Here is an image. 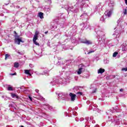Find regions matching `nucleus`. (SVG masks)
Listing matches in <instances>:
<instances>
[{"instance_id": "30", "label": "nucleus", "mask_w": 127, "mask_h": 127, "mask_svg": "<svg viewBox=\"0 0 127 127\" xmlns=\"http://www.w3.org/2000/svg\"><path fill=\"white\" fill-rule=\"evenodd\" d=\"M35 92H36V93H38V92H39V90H38V89H36V90H35Z\"/></svg>"}, {"instance_id": "35", "label": "nucleus", "mask_w": 127, "mask_h": 127, "mask_svg": "<svg viewBox=\"0 0 127 127\" xmlns=\"http://www.w3.org/2000/svg\"><path fill=\"white\" fill-rule=\"evenodd\" d=\"M17 53H18V54H19V55H21V53L20 52H17Z\"/></svg>"}, {"instance_id": "9", "label": "nucleus", "mask_w": 127, "mask_h": 127, "mask_svg": "<svg viewBox=\"0 0 127 127\" xmlns=\"http://www.w3.org/2000/svg\"><path fill=\"white\" fill-rule=\"evenodd\" d=\"M11 96L12 98H16V99H19V96H18V95L14 93H11Z\"/></svg>"}, {"instance_id": "42", "label": "nucleus", "mask_w": 127, "mask_h": 127, "mask_svg": "<svg viewBox=\"0 0 127 127\" xmlns=\"http://www.w3.org/2000/svg\"><path fill=\"white\" fill-rule=\"evenodd\" d=\"M83 15H81L80 16H83Z\"/></svg>"}, {"instance_id": "15", "label": "nucleus", "mask_w": 127, "mask_h": 127, "mask_svg": "<svg viewBox=\"0 0 127 127\" xmlns=\"http://www.w3.org/2000/svg\"><path fill=\"white\" fill-rule=\"evenodd\" d=\"M7 90L8 91H13V88L11 86H8Z\"/></svg>"}, {"instance_id": "31", "label": "nucleus", "mask_w": 127, "mask_h": 127, "mask_svg": "<svg viewBox=\"0 0 127 127\" xmlns=\"http://www.w3.org/2000/svg\"><path fill=\"white\" fill-rule=\"evenodd\" d=\"M11 75H12V76H14V75H16V73H12Z\"/></svg>"}, {"instance_id": "41", "label": "nucleus", "mask_w": 127, "mask_h": 127, "mask_svg": "<svg viewBox=\"0 0 127 127\" xmlns=\"http://www.w3.org/2000/svg\"><path fill=\"white\" fill-rule=\"evenodd\" d=\"M58 63H60V62H59V61H58Z\"/></svg>"}, {"instance_id": "16", "label": "nucleus", "mask_w": 127, "mask_h": 127, "mask_svg": "<svg viewBox=\"0 0 127 127\" xmlns=\"http://www.w3.org/2000/svg\"><path fill=\"white\" fill-rule=\"evenodd\" d=\"M64 63H67V64H71V63H72V61L70 60H66Z\"/></svg>"}, {"instance_id": "32", "label": "nucleus", "mask_w": 127, "mask_h": 127, "mask_svg": "<svg viewBox=\"0 0 127 127\" xmlns=\"http://www.w3.org/2000/svg\"><path fill=\"white\" fill-rule=\"evenodd\" d=\"M125 0V3H126V4H127V0Z\"/></svg>"}, {"instance_id": "22", "label": "nucleus", "mask_w": 127, "mask_h": 127, "mask_svg": "<svg viewBox=\"0 0 127 127\" xmlns=\"http://www.w3.org/2000/svg\"><path fill=\"white\" fill-rule=\"evenodd\" d=\"M122 71H125V72H127V67H124L122 69Z\"/></svg>"}, {"instance_id": "2", "label": "nucleus", "mask_w": 127, "mask_h": 127, "mask_svg": "<svg viewBox=\"0 0 127 127\" xmlns=\"http://www.w3.org/2000/svg\"><path fill=\"white\" fill-rule=\"evenodd\" d=\"M97 35H98V38H99V37H101L102 38L101 39V40H100L99 39V42H101V41H102V42L103 43H105V34L104 33V32H102L101 31H98L97 32Z\"/></svg>"}, {"instance_id": "20", "label": "nucleus", "mask_w": 127, "mask_h": 127, "mask_svg": "<svg viewBox=\"0 0 127 127\" xmlns=\"http://www.w3.org/2000/svg\"><path fill=\"white\" fill-rule=\"evenodd\" d=\"M105 16H103L100 19L101 21H105Z\"/></svg>"}, {"instance_id": "5", "label": "nucleus", "mask_w": 127, "mask_h": 127, "mask_svg": "<svg viewBox=\"0 0 127 127\" xmlns=\"http://www.w3.org/2000/svg\"><path fill=\"white\" fill-rule=\"evenodd\" d=\"M81 43H84V44H86L87 45H90L92 44V42L91 41L87 40V39H83L81 41Z\"/></svg>"}, {"instance_id": "25", "label": "nucleus", "mask_w": 127, "mask_h": 127, "mask_svg": "<svg viewBox=\"0 0 127 127\" xmlns=\"http://www.w3.org/2000/svg\"><path fill=\"white\" fill-rule=\"evenodd\" d=\"M38 33H39L38 32L36 31L35 32V34L34 36H38Z\"/></svg>"}, {"instance_id": "37", "label": "nucleus", "mask_w": 127, "mask_h": 127, "mask_svg": "<svg viewBox=\"0 0 127 127\" xmlns=\"http://www.w3.org/2000/svg\"><path fill=\"white\" fill-rule=\"evenodd\" d=\"M14 64H19V63H17V62H15V63H14Z\"/></svg>"}, {"instance_id": "8", "label": "nucleus", "mask_w": 127, "mask_h": 127, "mask_svg": "<svg viewBox=\"0 0 127 127\" xmlns=\"http://www.w3.org/2000/svg\"><path fill=\"white\" fill-rule=\"evenodd\" d=\"M11 58V56L10 55L8 54H6L5 55V60H7V59H10Z\"/></svg>"}, {"instance_id": "24", "label": "nucleus", "mask_w": 127, "mask_h": 127, "mask_svg": "<svg viewBox=\"0 0 127 127\" xmlns=\"http://www.w3.org/2000/svg\"><path fill=\"white\" fill-rule=\"evenodd\" d=\"M94 52H95V51H90L87 53V54H91V53H94Z\"/></svg>"}, {"instance_id": "40", "label": "nucleus", "mask_w": 127, "mask_h": 127, "mask_svg": "<svg viewBox=\"0 0 127 127\" xmlns=\"http://www.w3.org/2000/svg\"><path fill=\"white\" fill-rule=\"evenodd\" d=\"M85 17H86V16H87V15H85Z\"/></svg>"}, {"instance_id": "1", "label": "nucleus", "mask_w": 127, "mask_h": 127, "mask_svg": "<svg viewBox=\"0 0 127 127\" xmlns=\"http://www.w3.org/2000/svg\"><path fill=\"white\" fill-rule=\"evenodd\" d=\"M115 5V3H110L109 4V6L111 8L110 9V10H107L105 12V15L106 16H108V17H110L112 15V13H113V10H114V6Z\"/></svg>"}, {"instance_id": "14", "label": "nucleus", "mask_w": 127, "mask_h": 127, "mask_svg": "<svg viewBox=\"0 0 127 127\" xmlns=\"http://www.w3.org/2000/svg\"><path fill=\"white\" fill-rule=\"evenodd\" d=\"M38 39V36H34L33 39V42L36 41V40Z\"/></svg>"}, {"instance_id": "36", "label": "nucleus", "mask_w": 127, "mask_h": 127, "mask_svg": "<svg viewBox=\"0 0 127 127\" xmlns=\"http://www.w3.org/2000/svg\"><path fill=\"white\" fill-rule=\"evenodd\" d=\"M45 34H47L48 33V31H46L45 32Z\"/></svg>"}, {"instance_id": "17", "label": "nucleus", "mask_w": 127, "mask_h": 127, "mask_svg": "<svg viewBox=\"0 0 127 127\" xmlns=\"http://www.w3.org/2000/svg\"><path fill=\"white\" fill-rule=\"evenodd\" d=\"M123 13L125 15H126V14H127V8L123 9Z\"/></svg>"}, {"instance_id": "10", "label": "nucleus", "mask_w": 127, "mask_h": 127, "mask_svg": "<svg viewBox=\"0 0 127 127\" xmlns=\"http://www.w3.org/2000/svg\"><path fill=\"white\" fill-rule=\"evenodd\" d=\"M127 45H122V51H127Z\"/></svg>"}, {"instance_id": "27", "label": "nucleus", "mask_w": 127, "mask_h": 127, "mask_svg": "<svg viewBox=\"0 0 127 127\" xmlns=\"http://www.w3.org/2000/svg\"><path fill=\"white\" fill-rule=\"evenodd\" d=\"M77 94H79V95H82V92H78L77 93Z\"/></svg>"}, {"instance_id": "11", "label": "nucleus", "mask_w": 127, "mask_h": 127, "mask_svg": "<svg viewBox=\"0 0 127 127\" xmlns=\"http://www.w3.org/2000/svg\"><path fill=\"white\" fill-rule=\"evenodd\" d=\"M38 15L40 17V18L42 19V18H44V17H43V13L41 12H40L39 13H38Z\"/></svg>"}, {"instance_id": "7", "label": "nucleus", "mask_w": 127, "mask_h": 127, "mask_svg": "<svg viewBox=\"0 0 127 127\" xmlns=\"http://www.w3.org/2000/svg\"><path fill=\"white\" fill-rule=\"evenodd\" d=\"M105 72V69L100 68L98 70V74H103Z\"/></svg>"}, {"instance_id": "23", "label": "nucleus", "mask_w": 127, "mask_h": 127, "mask_svg": "<svg viewBox=\"0 0 127 127\" xmlns=\"http://www.w3.org/2000/svg\"><path fill=\"white\" fill-rule=\"evenodd\" d=\"M34 44H35V45H38V46H39V43H37V42H36V41H35L34 42Z\"/></svg>"}, {"instance_id": "13", "label": "nucleus", "mask_w": 127, "mask_h": 127, "mask_svg": "<svg viewBox=\"0 0 127 127\" xmlns=\"http://www.w3.org/2000/svg\"><path fill=\"white\" fill-rule=\"evenodd\" d=\"M80 26L82 27V29H84L85 27H86V23H83L82 24H80Z\"/></svg>"}, {"instance_id": "34", "label": "nucleus", "mask_w": 127, "mask_h": 127, "mask_svg": "<svg viewBox=\"0 0 127 127\" xmlns=\"http://www.w3.org/2000/svg\"><path fill=\"white\" fill-rule=\"evenodd\" d=\"M9 3V2H8L7 3H5V5H8Z\"/></svg>"}, {"instance_id": "38", "label": "nucleus", "mask_w": 127, "mask_h": 127, "mask_svg": "<svg viewBox=\"0 0 127 127\" xmlns=\"http://www.w3.org/2000/svg\"><path fill=\"white\" fill-rule=\"evenodd\" d=\"M61 15H62V14H60L59 17H60V16H61Z\"/></svg>"}, {"instance_id": "19", "label": "nucleus", "mask_w": 127, "mask_h": 127, "mask_svg": "<svg viewBox=\"0 0 127 127\" xmlns=\"http://www.w3.org/2000/svg\"><path fill=\"white\" fill-rule=\"evenodd\" d=\"M110 63V61L108 60H104V64H109Z\"/></svg>"}, {"instance_id": "29", "label": "nucleus", "mask_w": 127, "mask_h": 127, "mask_svg": "<svg viewBox=\"0 0 127 127\" xmlns=\"http://www.w3.org/2000/svg\"><path fill=\"white\" fill-rule=\"evenodd\" d=\"M29 99L31 102H32V97H31V96H29Z\"/></svg>"}, {"instance_id": "6", "label": "nucleus", "mask_w": 127, "mask_h": 127, "mask_svg": "<svg viewBox=\"0 0 127 127\" xmlns=\"http://www.w3.org/2000/svg\"><path fill=\"white\" fill-rule=\"evenodd\" d=\"M69 95V97H70L71 102H74V101H75V99H76V97H77V95L72 93H70Z\"/></svg>"}, {"instance_id": "4", "label": "nucleus", "mask_w": 127, "mask_h": 127, "mask_svg": "<svg viewBox=\"0 0 127 127\" xmlns=\"http://www.w3.org/2000/svg\"><path fill=\"white\" fill-rule=\"evenodd\" d=\"M18 37H19V36H17V37H15V43H16V44L19 45L20 44V42L23 43L24 41H22V40H21V38H19Z\"/></svg>"}, {"instance_id": "33", "label": "nucleus", "mask_w": 127, "mask_h": 127, "mask_svg": "<svg viewBox=\"0 0 127 127\" xmlns=\"http://www.w3.org/2000/svg\"><path fill=\"white\" fill-rule=\"evenodd\" d=\"M123 91H124V89H123L122 88L120 89V92H123Z\"/></svg>"}, {"instance_id": "28", "label": "nucleus", "mask_w": 127, "mask_h": 127, "mask_svg": "<svg viewBox=\"0 0 127 127\" xmlns=\"http://www.w3.org/2000/svg\"><path fill=\"white\" fill-rule=\"evenodd\" d=\"M29 66H30L31 68H33V67H34L33 64H29Z\"/></svg>"}, {"instance_id": "21", "label": "nucleus", "mask_w": 127, "mask_h": 127, "mask_svg": "<svg viewBox=\"0 0 127 127\" xmlns=\"http://www.w3.org/2000/svg\"><path fill=\"white\" fill-rule=\"evenodd\" d=\"M14 67H15V68H18V67H19V64H14Z\"/></svg>"}, {"instance_id": "39", "label": "nucleus", "mask_w": 127, "mask_h": 127, "mask_svg": "<svg viewBox=\"0 0 127 127\" xmlns=\"http://www.w3.org/2000/svg\"><path fill=\"white\" fill-rule=\"evenodd\" d=\"M14 32L16 34V32L14 31Z\"/></svg>"}, {"instance_id": "18", "label": "nucleus", "mask_w": 127, "mask_h": 127, "mask_svg": "<svg viewBox=\"0 0 127 127\" xmlns=\"http://www.w3.org/2000/svg\"><path fill=\"white\" fill-rule=\"evenodd\" d=\"M118 54H119L118 52H114L113 55V57H117V55H118Z\"/></svg>"}, {"instance_id": "3", "label": "nucleus", "mask_w": 127, "mask_h": 127, "mask_svg": "<svg viewBox=\"0 0 127 127\" xmlns=\"http://www.w3.org/2000/svg\"><path fill=\"white\" fill-rule=\"evenodd\" d=\"M86 69V66L84 65L83 64H80L78 66V69L77 70V74L78 75H81L82 74V71H85Z\"/></svg>"}, {"instance_id": "12", "label": "nucleus", "mask_w": 127, "mask_h": 127, "mask_svg": "<svg viewBox=\"0 0 127 127\" xmlns=\"http://www.w3.org/2000/svg\"><path fill=\"white\" fill-rule=\"evenodd\" d=\"M25 73L27 75H29L30 76H31V73H30V72H29V70H27V69L25 70Z\"/></svg>"}, {"instance_id": "26", "label": "nucleus", "mask_w": 127, "mask_h": 127, "mask_svg": "<svg viewBox=\"0 0 127 127\" xmlns=\"http://www.w3.org/2000/svg\"><path fill=\"white\" fill-rule=\"evenodd\" d=\"M97 92V88H95V90H94L92 91V93L94 94V93H96Z\"/></svg>"}]
</instances>
